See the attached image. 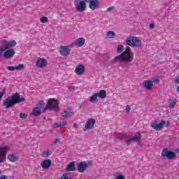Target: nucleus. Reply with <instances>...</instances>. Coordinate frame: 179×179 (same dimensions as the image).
<instances>
[{"mask_svg": "<svg viewBox=\"0 0 179 179\" xmlns=\"http://www.w3.org/2000/svg\"><path fill=\"white\" fill-rule=\"evenodd\" d=\"M175 153H179V148L175 150Z\"/></svg>", "mask_w": 179, "mask_h": 179, "instance_id": "obj_53", "label": "nucleus"}, {"mask_svg": "<svg viewBox=\"0 0 179 179\" xmlns=\"http://www.w3.org/2000/svg\"><path fill=\"white\" fill-rule=\"evenodd\" d=\"M75 45H78V47H83V45H85V39L83 38H78L74 43L70 45V47H75Z\"/></svg>", "mask_w": 179, "mask_h": 179, "instance_id": "obj_16", "label": "nucleus"}, {"mask_svg": "<svg viewBox=\"0 0 179 179\" xmlns=\"http://www.w3.org/2000/svg\"><path fill=\"white\" fill-rule=\"evenodd\" d=\"M162 157H166V159L171 160L172 159L176 158L177 155L176 154V152L170 151L167 148H164L162 152Z\"/></svg>", "mask_w": 179, "mask_h": 179, "instance_id": "obj_6", "label": "nucleus"}, {"mask_svg": "<svg viewBox=\"0 0 179 179\" xmlns=\"http://www.w3.org/2000/svg\"><path fill=\"white\" fill-rule=\"evenodd\" d=\"M87 164H88V166L89 164H93V161H88Z\"/></svg>", "mask_w": 179, "mask_h": 179, "instance_id": "obj_51", "label": "nucleus"}, {"mask_svg": "<svg viewBox=\"0 0 179 179\" xmlns=\"http://www.w3.org/2000/svg\"><path fill=\"white\" fill-rule=\"evenodd\" d=\"M8 50L4 52V58L6 59H10L12 58L13 55H15V50L14 49H7Z\"/></svg>", "mask_w": 179, "mask_h": 179, "instance_id": "obj_18", "label": "nucleus"}, {"mask_svg": "<svg viewBox=\"0 0 179 179\" xmlns=\"http://www.w3.org/2000/svg\"><path fill=\"white\" fill-rule=\"evenodd\" d=\"M175 82H176V83H178L179 85V76H178L175 78Z\"/></svg>", "mask_w": 179, "mask_h": 179, "instance_id": "obj_49", "label": "nucleus"}, {"mask_svg": "<svg viewBox=\"0 0 179 179\" xmlns=\"http://www.w3.org/2000/svg\"><path fill=\"white\" fill-rule=\"evenodd\" d=\"M97 97H99L97 93L94 94L90 99V103H99V99H97Z\"/></svg>", "mask_w": 179, "mask_h": 179, "instance_id": "obj_27", "label": "nucleus"}, {"mask_svg": "<svg viewBox=\"0 0 179 179\" xmlns=\"http://www.w3.org/2000/svg\"><path fill=\"white\" fill-rule=\"evenodd\" d=\"M8 49L12 48L13 47H15L17 44L15 40L7 41Z\"/></svg>", "mask_w": 179, "mask_h": 179, "instance_id": "obj_33", "label": "nucleus"}, {"mask_svg": "<svg viewBox=\"0 0 179 179\" xmlns=\"http://www.w3.org/2000/svg\"><path fill=\"white\" fill-rule=\"evenodd\" d=\"M122 51H124V45H119L117 48V52H118V54H121Z\"/></svg>", "mask_w": 179, "mask_h": 179, "instance_id": "obj_35", "label": "nucleus"}, {"mask_svg": "<svg viewBox=\"0 0 179 179\" xmlns=\"http://www.w3.org/2000/svg\"><path fill=\"white\" fill-rule=\"evenodd\" d=\"M164 127H166V128H169V127H170V122L164 121Z\"/></svg>", "mask_w": 179, "mask_h": 179, "instance_id": "obj_44", "label": "nucleus"}, {"mask_svg": "<svg viewBox=\"0 0 179 179\" xmlns=\"http://www.w3.org/2000/svg\"><path fill=\"white\" fill-rule=\"evenodd\" d=\"M155 24L154 23H151V24H150V25H149V27H150V29H155Z\"/></svg>", "mask_w": 179, "mask_h": 179, "instance_id": "obj_48", "label": "nucleus"}, {"mask_svg": "<svg viewBox=\"0 0 179 179\" xmlns=\"http://www.w3.org/2000/svg\"><path fill=\"white\" fill-rule=\"evenodd\" d=\"M123 55L124 66H131L134 61V52L131 50V48L127 46L126 50L122 52Z\"/></svg>", "mask_w": 179, "mask_h": 179, "instance_id": "obj_2", "label": "nucleus"}, {"mask_svg": "<svg viewBox=\"0 0 179 179\" xmlns=\"http://www.w3.org/2000/svg\"><path fill=\"white\" fill-rule=\"evenodd\" d=\"M114 9H115V7H114V6L109 7L107 9L106 12H111V10H114Z\"/></svg>", "mask_w": 179, "mask_h": 179, "instance_id": "obj_43", "label": "nucleus"}, {"mask_svg": "<svg viewBox=\"0 0 179 179\" xmlns=\"http://www.w3.org/2000/svg\"><path fill=\"white\" fill-rule=\"evenodd\" d=\"M47 64H48L47 59L38 57L36 63V68H45V66H47Z\"/></svg>", "mask_w": 179, "mask_h": 179, "instance_id": "obj_8", "label": "nucleus"}, {"mask_svg": "<svg viewBox=\"0 0 179 179\" xmlns=\"http://www.w3.org/2000/svg\"><path fill=\"white\" fill-rule=\"evenodd\" d=\"M59 138H56L53 142V145H57V143H59Z\"/></svg>", "mask_w": 179, "mask_h": 179, "instance_id": "obj_46", "label": "nucleus"}, {"mask_svg": "<svg viewBox=\"0 0 179 179\" xmlns=\"http://www.w3.org/2000/svg\"><path fill=\"white\" fill-rule=\"evenodd\" d=\"M116 179H125V177H124L122 175H120L116 177Z\"/></svg>", "mask_w": 179, "mask_h": 179, "instance_id": "obj_45", "label": "nucleus"}, {"mask_svg": "<svg viewBox=\"0 0 179 179\" xmlns=\"http://www.w3.org/2000/svg\"><path fill=\"white\" fill-rule=\"evenodd\" d=\"M88 167L87 162H81L79 163V164L77 166L78 171L79 173H85L86 171V169Z\"/></svg>", "mask_w": 179, "mask_h": 179, "instance_id": "obj_11", "label": "nucleus"}, {"mask_svg": "<svg viewBox=\"0 0 179 179\" xmlns=\"http://www.w3.org/2000/svg\"><path fill=\"white\" fill-rule=\"evenodd\" d=\"M125 111H126V113L128 114L129 111H131V106L129 105L126 106Z\"/></svg>", "mask_w": 179, "mask_h": 179, "instance_id": "obj_41", "label": "nucleus"}, {"mask_svg": "<svg viewBox=\"0 0 179 179\" xmlns=\"http://www.w3.org/2000/svg\"><path fill=\"white\" fill-rule=\"evenodd\" d=\"M99 6H100V1L99 0H92L90 1L89 8H91L92 10L99 9Z\"/></svg>", "mask_w": 179, "mask_h": 179, "instance_id": "obj_12", "label": "nucleus"}, {"mask_svg": "<svg viewBox=\"0 0 179 179\" xmlns=\"http://www.w3.org/2000/svg\"><path fill=\"white\" fill-rule=\"evenodd\" d=\"M141 138H142V134H141V133H138L137 136H134L131 138L126 140V143L127 145H131V143H132V142H138L141 141Z\"/></svg>", "mask_w": 179, "mask_h": 179, "instance_id": "obj_13", "label": "nucleus"}, {"mask_svg": "<svg viewBox=\"0 0 179 179\" xmlns=\"http://www.w3.org/2000/svg\"><path fill=\"white\" fill-rule=\"evenodd\" d=\"M52 152L50 150H45L42 153V157H49L50 155H51Z\"/></svg>", "mask_w": 179, "mask_h": 179, "instance_id": "obj_34", "label": "nucleus"}, {"mask_svg": "<svg viewBox=\"0 0 179 179\" xmlns=\"http://www.w3.org/2000/svg\"><path fill=\"white\" fill-rule=\"evenodd\" d=\"M41 23H47L48 22V18L47 17H42L41 18Z\"/></svg>", "mask_w": 179, "mask_h": 179, "instance_id": "obj_38", "label": "nucleus"}, {"mask_svg": "<svg viewBox=\"0 0 179 179\" xmlns=\"http://www.w3.org/2000/svg\"><path fill=\"white\" fill-rule=\"evenodd\" d=\"M160 82V80H159L158 78H155L152 79V83H159Z\"/></svg>", "mask_w": 179, "mask_h": 179, "instance_id": "obj_42", "label": "nucleus"}, {"mask_svg": "<svg viewBox=\"0 0 179 179\" xmlns=\"http://www.w3.org/2000/svg\"><path fill=\"white\" fill-rule=\"evenodd\" d=\"M20 117H21L22 120H26V118H27V113H20Z\"/></svg>", "mask_w": 179, "mask_h": 179, "instance_id": "obj_40", "label": "nucleus"}, {"mask_svg": "<svg viewBox=\"0 0 179 179\" xmlns=\"http://www.w3.org/2000/svg\"><path fill=\"white\" fill-rule=\"evenodd\" d=\"M61 179H72V173H67L62 176Z\"/></svg>", "mask_w": 179, "mask_h": 179, "instance_id": "obj_31", "label": "nucleus"}, {"mask_svg": "<svg viewBox=\"0 0 179 179\" xmlns=\"http://www.w3.org/2000/svg\"><path fill=\"white\" fill-rule=\"evenodd\" d=\"M177 92H179V86L176 89Z\"/></svg>", "mask_w": 179, "mask_h": 179, "instance_id": "obj_54", "label": "nucleus"}, {"mask_svg": "<svg viewBox=\"0 0 179 179\" xmlns=\"http://www.w3.org/2000/svg\"><path fill=\"white\" fill-rule=\"evenodd\" d=\"M62 117H72L73 115V112L71 111V110L67 109V110H64L63 111V113H62Z\"/></svg>", "mask_w": 179, "mask_h": 179, "instance_id": "obj_25", "label": "nucleus"}, {"mask_svg": "<svg viewBox=\"0 0 179 179\" xmlns=\"http://www.w3.org/2000/svg\"><path fill=\"white\" fill-rule=\"evenodd\" d=\"M2 55V52H0V56H1Z\"/></svg>", "mask_w": 179, "mask_h": 179, "instance_id": "obj_56", "label": "nucleus"}, {"mask_svg": "<svg viewBox=\"0 0 179 179\" xmlns=\"http://www.w3.org/2000/svg\"><path fill=\"white\" fill-rule=\"evenodd\" d=\"M44 106H45V103H44V101H39L36 103V108H38V110H41V108H43V107H44Z\"/></svg>", "mask_w": 179, "mask_h": 179, "instance_id": "obj_30", "label": "nucleus"}, {"mask_svg": "<svg viewBox=\"0 0 179 179\" xmlns=\"http://www.w3.org/2000/svg\"><path fill=\"white\" fill-rule=\"evenodd\" d=\"M85 71H86L85 66L83 64H79L76 67L75 72L77 75H83Z\"/></svg>", "mask_w": 179, "mask_h": 179, "instance_id": "obj_19", "label": "nucleus"}, {"mask_svg": "<svg viewBox=\"0 0 179 179\" xmlns=\"http://www.w3.org/2000/svg\"><path fill=\"white\" fill-rule=\"evenodd\" d=\"M69 90H70V92H72V91L75 90V87L70 86V87H69Z\"/></svg>", "mask_w": 179, "mask_h": 179, "instance_id": "obj_50", "label": "nucleus"}, {"mask_svg": "<svg viewBox=\"0 0 179 179\" xmlns=\"http://www.w3.org/2000/svg\"><path fill=\"white\" fill-rule=\"evenodd\" d=\"M66 125V122H59L54 124V128H61V127H65Z\"/></svg>", "mask_w": 179, "mask_h": 179, "instance_id": "obj_29", "label": "nucleus"}, {"mask_svg": "<svg viewBox=\"0 0 179 179\" xmlns=\"http://www.w3.org/2000/svg\"><path fill=\"white\" fill-rule=\"evenodd\" d=\"M1 83H5V80H3L1 81Z\"/></svg>", "mask_w": 179, "mask_h": 179, "instance_id": "obj_55", "label": "nucleus"}, {"mask_svg": "<svg viewBox=\"0 0 179 179\" xmlns=\"http://www.w3.org/2000/svg\"><path fill=\"white\" fill-rule=\"evenodd\" d=\"M143 86L147 89V90H153V81L145 80L143 83Z\"/></svg>", "mask_w": 179, "mask_h": 179, "instance_id": "obj_20", "label": "nucleus"}, {"mask_svg": "<svg viewBox=\"0 0 179 179\" xmlns=\"http://www.w3.org/2000/svg\"><path fill=\"white\" fill-rule=\"evenodd\" d=\"M113 62H120V64H122V66H124V57H123L122 53H121L120 55L116 56L113 59Z\"/></svg>", "mask_w": 179, "mask_h": 179, "instance_id": "obj_22", "label": "nucleus"}, {"mask_svg": "<svg viewBox=\"0 0 179 179\" xmlns=\"http://www.w3.org/2000/svg\"><path fill=\"white\" fill-rule=\"evenodd\" d=\"M6 50H9V46L8 45V41L3 40L0 41V52H5Z\"/></svg>", "mask_w": 179, "mask_h": 179, "instance_id": "obj_17", "label": "nucleus"}, {"mask_svg": "<svg viewBox=\"0 0 179 179\" xmlns=\"http://www.w3.org/2000/svg\"><path fill=\"white\" fill-rule=\"evenodd\" d=\"M8 159L13 163H16V162H17V160L19 159V157L14 155H10L8 156Z\"/></svg>", "mask_w": 179, "mask_h": 179, "instance_id": "obj_28", "label": "nucleus"}, {"mask_svg": "<svg viewBox=\"0 0 179 179\" xmlns=\"http://www.w3.org/2000/svg\"><path fill=\"white\" fill-rule=\"evenodd\" d=\"M59 52L62 57H68L71 54V45L69 46H61L59 48Z\"/></svg>", "mask_w": 179, "mask_h": 179, "instance_id": "obj_7", "label": "nucleus"}, {"mask_svg": "<svg viewBox=\"0 0 179 179\" xmlns=\"http://www.w3.org/2000/svg\"><path fill=\"white\" fill-rule=\"evenodd\" d=\"M170 101L171 102V103H173L172 104H171L170 106H169V107L171 108H174V107H176V103H177V101L176 100H171V99H170Z\"/></svg>", "mask_w": 179, "mask_h": 179, "instance_id": "obj_37", "label": "nucleus"}, {"mask_svg": "<svg viewBox=\"0 0 179 179\" xmlns=\"http://www.w3.org/2000/svg\"><path fill=\"white\" fill-rule=\"evenodd\" d=\"M47 110L59 111V101L54 98L49 99L47 104L43 108V113H45Z\"/></svg>", "mask_w": 179, "mask_h": 179, "instance_id": "obj_3", "label": "nucleus"}, {"mask_svg": "<svg viewBox=\"0 0 179 179\" xmlns=\"http://www.w3.org/2000/svg\"><path fill=\"white\" fill-rule=\"evenodd\" d=\"M51 164H52L51 159H45L41 163V166L44 170H48V168L51 167Z\"/></svg>", "mask_w": 179, "mask_h": 179, "instance_id": "obj_15", "label": "nucleus"}, {"mask_svg": "<svg viewBox=\"0 0 179 179\" xmlns=\"http://www.w3.org/2000/svg\"><path fill=\"white\" fill-rule=\"evenodd\" d=\"M0 179H8V176H6V175H2V176L0 177Z\"/></svg>", "mask_w": 179, "mask_h": 179, "instance_id": "obj_47", "label": "nucleus"}, {"mask_svg": "<svg viewBox=\"0 0 179 179\" xmlns=\"http://www.w3.org/2000/svg\"><path fill=\"white\" fill-rule=\"evenodd\" d=\"M73 125H74V128H78V127H79V126L78 125V124H76V123H74Z\"/></svg>", "mask_w": 179, "mask_h": 179, "instance_id": "obj_52", "label": "nucleus"}, {"mask_svg": "<svg viewBox=\"0 0 179 179\" xmlns=\"http://www.w3.org/2000/svg\"><path fill=\"white\" fill-rule=\"evenodd\" d=\"M26 101L24 97H20V94L17 92L13 94L10 96L7 97L3 102V106L6 110L12 108L13 106Z\"/></svg>", "mask_w": 179, "mask_h": 179, "instance_id": "obj_1", "label": "nucleus"}, {"mask_svg": "<svg viewBox=\"0 0 179 179\" xmlns=\"http://www.w3.org/2000/svg\"><path fill=\"white\" fill-rule=\"evenodd\" d=\"M66 171H75L76 166H75V162H70L65 169Z\"/></svg>", "mask_w": 179, "mask_h": 179, "instance_id": "obj_23", "label": "nucleus"}, {"mask_svg": "<svg viewBox=\"0 0 179 179\" xmlns=\"http://www.w3.org/2000/svg\"><path fill=\"white\" fill-rule=\"evenodd\" d=\"M98 97H99V99H106V97H107V92L104 90H101L99 91V92L96 93Z\"/></svg>", "mask_w": 179, "mask_h": 179, "instance_id": "obj_24", "label": "nucleus"}, {"mask_svg": "<svg viewBox=\"0 0 179 179\" xmlns=\"http://www.w3.org/2000/svg\"><path fill=\"white\" fill-rule=\"evenodd\" d=\"M116 136L118 139H124V138H125L126 135L124 134L117 133Z\"/></svg>", "mask_w": 179, "mask_h": 179, "instance_id": "obj_36", "label": "nucleus"}, {"mask_svg": "<svg viewBox=\"0 0 179 179\" xmlns=\"http://www.w3.org/2000/svg\"><path fill=\"white\" fill-rule=\"evenodd\" d=\"M94 124H96V120L94 118L89 119L87 121L85 128L83 131H87V129H92L93 127H94Z\"/></svg>", "mask_w": 179, "mask_h": 179, "instance_id": "obj_10", "label": "nucleus"}, {"mask_svg": "<svg viewBox=\"0 0 179 179\" xmlns=\"http://www.w3.org/2000/svg\"><path fill=\"white\" fill-rule=\"evenodd\" d=\"M0 174H1V170H0Z\"/></svg>", "mask_w": 179, "mask_h": 179, "instance_id": "obj_58", "label": "nucleus"}, {"mask_svg": "<svg viewBox=\"0 0 179 179\" xmlns=\"http://www.w3.org/2000/svg\"><path fill=\"white\" fill-rule=\"evenodd\" d=\"M43 118H44V120H45V117H44Z\"/></svg>", "mask_w": 179, "mask_h": 179, "instance_id": "obj_57", "label": "nucleus"}, {"mask_svg": "<svg viewBox=\"0 0 179 179\" xmlns=\"http://www.w3.org/2000/svg\"><path fill=\"white\" fill-rule=\"evenodd\" d=\"M106 36L108 38H114V37H115V32H114L113 31H109L106 32Z\"/></svg>", "mask_w": 179, "mask_h": 179, "instance_id": "obj_32", "label": "nucleus"}, {"mask_svg": "<svg viewBox=\"0 0 179 179\" xmlns=\"http://www.w3.org/2000/svg\"><path fill=\"white\" fill-rule=\"evenodd\" d=\"M8 71H23L24 69V64H19L17 66H7Z\"/></svg>", "mask_w": 179, "mask_h": 179, "instance_id": "obj_21", "label": "nucleus"}, {"mask_svg": "<svg viewBox=\"0 0 179 179\" xmlns=\"http://www.w3.org/2000/svg\"><path fill=\"white\" fill-rule=\"evenodd\" d=\"M9 150L8 147L0 148V163L5 162V157H6V153Z\"/></svg>", "mask_w": 179, "mask_h": 179, "instance_id": "obj_9", "label": "nucleus"}, {"mask_svg": "<svg viewBox=\"0 0 179 179\" xmlns=\"http://www.w3.org/2000/svg\"><path fill=\"white\" fill-rule=\"evenodd\" d=\"M125 43L127 45L130 47H141L142 45V41L136 36H128L125 40Z\"/></svg>", "mask_w": 179, "mask_h": 179, "instance_id": "obj_4", "label": "nucleus"}, {"mask_svg": "<svg viewBox=\"0 0 179 179\" xmlns=\"http://www.w3.org/2000/svg\"><path fill=\"white\" fill-rule=\"evenodd\" d=\"M151 127L153 128V129H155V131H162V129H163L164 127V120H162L160 123L158 124L152 123L151 124Z\"/></svg>", "mask_w": 179, "mask_h": 179, "instance_id": "obj_14", "label": "nucleus"}, {"mask_svg": "<svg viewBox=\"0 0 179 179\" xmlns=\"http://www.w3.org/2000/svg\"><path fill=\"white\" fill-rule=\"evenodd\" d=\"M6 92V89L3 88L2 92H0V101L2 99V97H3V95L5 94Z\"/></svg>", "mask_w": 179, "mask_h": 179, "instance_id": "obj_39", "label": "nucleus"}, {"mask_svg": "<svg viewBox=\"0 0 179 179\" xmlns=\"http://www.w3.org/2000/svg\"><path fill=\"white\" fill-rule=\"evenodd\" d=\"M77 12H85L86 10V1L84 0H74Z\"/></svg>", "mask_w": 179, "mask_h": 179, "instance_id": "obj_5", "label": "nucleus"}, {"mask_svg": "<svg viewBox=\"0 0 179 179\" xmlns=\"http://www.w3.org/2000/svg\"><path fill=\"white\" fill-rule=\"evenodd\" d=\"M31 115H34V117H38V115H41V109H38V108H34L31 113Z\"/></svg>", "mask_w": 179, "mask_h": 179, "instance_id": "obj_26", "label": "nucleus"}]
</instances>
